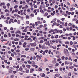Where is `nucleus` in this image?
Instances as JSON below:
<instances>
[{"instance_id": "obj_53", "label": "nucleus", "mask_w": 78, "mask_h": 78, "mask_svg": "<svg viewBox=\"0 0 78 78\" xmlns=\"http://www.w3.org/2000/svg\"><path fill=\"white\" fill-rule=\"evenodd\" d=\"M65 58V57H64V56H63L62 57V60H64Z\"/></svg>"}, {"instance_id": "obj_39", "label": "nucleus", "mask_w": 78, "mask_h": 78, "mask_svg": "<svg viewBox=\"0 0 78 78\" xmlns=\"http://www.w3.org/2000/svg\"><path fill=\"white\" fill-rule=\"evenodd\" d=\"M66 30H67V31H68V30H69V27L68 26V27H66Z\"/></svg>"}, {"instance_id": "obj_32", "label": "nucleus", "mask_w": 78, "mask_h": 78, "mask_svg": "<svg viewBox=\"0 0 78 78\" xmlns=\"http://www.w3.org/2000/svg\"><path fill=\"white\" fill-rule=\"evenodd\" d=\"M45 75L44 73H43L42 75V77L44 78V77H45Z\"/></svg>"}, {"instance_id": "obj_47", "label": "nucleus", "mask_w": 78, "mask_h": 78, "mask_svg": "<svg viewBox=\"0 0 78 78\" xmlns=\"http://www.w3.org/2000/svg\"><path fill=\"white\" fill-rule=\"evenodd\" d=\"M58 35H57L55 36V38H56V39H57L58 38Z\"/></svg>"}, {"instance_id": "obj_52", "label": "nucleus", "mask_w": 78, "mask_h": 78, "mask_svg": "<svg viewBox=\"0 0 78 78\" xmlns=\"http://www.w3.org/2000/svg\"><path fill=\"white\" fill-rule=\"evenodd\" d=\"M34 14H31L30 15V16H31V17H34Z\"/></svg>"}, {"instance_id": "obj_5", "label": "nucleus", "mask_w": 78, "mask_h": 78, "mask_svg": "<svg viewBox=\"0 0 78 78\" xmlns=\"http://www.w3.org/2000/svg\"><path fill=\"white\" fill-rule=\"evenodd\" d=\"M64 50L65 51L64 53L65 54H66V53H69V51H68V50H67V49H65Z\"/></svg>"}, {"instance_id": "obj_28", "label": "nucleus", "mask_w": 78, "mask_h": 78, "mask_svg": "<svg viewBox=\"0 0 78 78\" xmlns=\"http://www.w3.org/2000/svg\"><path fill=\"white\" fill-rule=\"evenodd\" d=\"M42 8H45V5L43 4L41 5Z\"/></svg>"}, {"instance_id": "obj_19", "label": "nucleus", "mask_w": 78, "mask_h": 78, "mask_svg": "<svg viewBox=\"0 0 78 78\" xmlns=\"http://www.w3.org/2000/svg\"><path fill=\"white\" fill-rule=\"evenodd\" d=\"M48 13L46 12L44 15V16H48Z\"/></svg>"}, {"instance_id": "obj_57", "label": "nucleus", "mask_w": 78, "mask_h": 78, "mask_svg": "<svg viewBox=\"0 0 78 78\" xmlns=\"http://www.w3.org/2000/svg\"><path fill=\"white\" fill-rule=\"evenodd\" d=\"M56 20V18L54 19L53 20V22H55Z\"/></svg>"}, {"instance_id": "obj_37", "label": "nucleus", "mask_w": 78, "mask_h": 78, "mask_svg": "<svg viewBox=\"0 0 78 78\" xmlns=\"http://www.w3.org/2000/svg\"><path fill=\"white\" fill-rule=\"evenodd\" d=\"M41 58H42V55H40L38 58L39 59V60H41Z\"/></svg>"}, {"instance_id": "obj_17", "label": "nucleus", "mask_w": 78, "mask_h": 78, "mask_svg": "<svg viewBox=\"0 0 78 78\" xmlns=\"http://www.w3.org/2000/svg\"><path fill=\"white\" fill-rule=\"evenodd\" d=\"M13 2H14L15 3H16V4H18V3H19V2L15 0L13 1Z\"/></svg>"}, {"instance_id": "obj_27", "label": "nucleus", "mask_w": 78, "mask_h": 78, "mask_svg": "<svg viewBox=\"0 0 78 78\" xmlns=\"http://www.w3.org/2000/svg\"><path fill=\"white\" fill-rule=\"evenodd\" d=\"M76 47H77V45L76 44H74L73 46V47L74 48H76Z\"/></svg>"}, {"instance_id": "obj_21", "label": "nucleus", "mask_w": 78, "mask_h": 78, "mask_svg": "<svg viewBox=\"0 0 78 78\" xmlns=\"http://www.w3.org/2000/svg\"><path fill=\"white\" fill-rule=\"evenodd\" d=\"M43 42H44V41L42 40H40V44H42V43H43Z\"/></svg>"}, {"instance_id": "obj_13", "label": "nucleus", "mask_w": 78, "mask_h": 78, "mask_svg": "<svg viewBox=\"0 0 78 78\" xmlns=\"http://www.w3.org/2000/svg\"><path fill=\"white\" fill-rule=\"evenodd\" d=\"M9 73H12V70L9 69Z\"/></svg>"}, {"instance_id": "obj_12", "label": "nucleus", "mask_w": 78, "mask_h": 78, "mask_svg": "<svg viewBox=\"0 0 78 78\" xmlns=\"http://www.w3.org/2000/svg\"><path fill=\"white\" fill-rule=\"evenodd\" d=\"M26 67H27V68H28L29 69H30V67H31V66L27 65L26 66Z\"/></svg>"}, {"instance_id": "obj_3", "label": "nucleus", "mask_w": 78, "mask_h": 78, "mask_svg": "<svg viewBox=\"0 0 78 78\" xmlns=\"http://www.w3.org/2000/svg\"><path fill=\"white\" fill-rule=\"evenodd\" d=\"M24 69L25 70H26V73H29V69H27V68H25Z\"/></svg>"}, {"instance_id": "obj_10", "label": "nucleus", "mask_w": 78, "mask_h": 78, "mask_svg": "<svg viewBox=\"0 0 78 78\" xmlns=\"http://www.w3.org/2000/svg\"><path fill=\"white\" fill-rule=\"evenodd\" d=\"M41 48L42 49H45L46 48V47H45V46L44 45H42L41 46Z\"/></svg>"}, {"instance_id": "obj_24", "label": "nucleus", "mask_w": 78, "mask_h": 78, "mask_svg": "<svg viewBox=\"0 0 78 78\" xmlns=\"http://www.w3.org/2000/svg\"><path fill=\"white\" fill-rule=\"evenodd\" d=\"M34 48H31L30 49V51H34Z\"/></svg>"}, {"instance_id": "obj_18", "label": "nucleus", "mask_w": 78, "mask_h": 78, "mask_svg": "<svg viewBox=\"0 0 78 78\" xmlns=\"http://www.w3.org/2000/svg\"><path fill=\"white\" fill-rule=\"evenodd\" d=\"M40 12L41 14H44V12L43 10H41Z\"/></svg>"}, {"instance_id": "obj_26", "label": "nucleus", "mask_w": 78, "mask_h": 78, "mask_svg": "<svg viewBox=\"0 0 78 78\" xmlns=\"http://www.w3.org/2000/svg\"><path fill=\"white\" fill-rule=\"evenodd\" d=\"M65 64H69V62H67V61H66L65 62Z\"/></svg>"}, {"instance_id": "obj_44", "label": "nucleus", "mask_w": 78, "mask_h": 78, "mask_svg": "<svg viewBox=\"0 0 78 78\" xmlns=\"http://www.w3.org/2000/svg\"><path fill=\"white\" fill-rule=\"evenodd\" d=\"M16 51L17 53L18 52H20V50L19 49H18L17 50H16Z\"/></svg>"}, {"instance_id": "obj_20", "label": "nucleus", "mask_w": 78, "mask_h": 78, "mask_svg": "<svg viewBox=\"0 0 78 78\" xmlns=\"http://www.w3.org/2000/svg\"><path fill=\"white\" fill-rule=\"evenodd\" d=\"M77 20V19H75V18H73V22H75V21H76Z\"/></svg>"}, {"instance_id": "obj_22", "label": "nucleus", "mask_w": 78, "mask_h": 78, "mask_svg": "<svg viewBox=\"0 0 78 78\" xmlns=\"http://www.w3.org/2000/svg\"><path fill=\"white\" fill-rule=\"evenodd\" d=\"M16 16L17 17H19V18H20L21 19H22V18H23L22 17H21L20 16H19V15L18 14H17Z\"/></svg>"}, {"instance_id": "obj_1", "label": "nucleus", "mask_w": 78, "mask_h": 78, "mask_svg": "<svg viewBox=\"0 0 78 78\" xmlns=\"http://www.w3.org/2000/svg\"><path fill=\"white\" fill-rule=\"evenodd\" d=\"M31 65L32 66L34 67H36V62L34 61H32L31 62Z\"/></svg>"}, {"instance_id": "obj_63", "label": "nucleus", "mask_w": 78, "mask_h": 78, "mask_svg": "<svg viewBox=\"0 0 78 78\" xmlns=\"http://www.w3.org/2000/svg\"><path fill=\"white\" fill-rule=\"evenodd\" d=\"M11 78H13V77H14V75H12L10 76Z\"/></svg>"}, {"instance_id": "obj_48", "label": "nucleus", "mask_w": 78, "mask_h": 78, "mask_svg": "<svg viewBox=\"0 0 78 78\" xmlns=\"http://www.w3.org/2000/svg\"><path fill=\"white\" fill-rule=\"evenodd\" d=\"M15 41H19V39L18 38H15L14 39Z\"/></svg>"}, {"instance_id": "obj_34", "label": "nucleus", "mask_w": 78, "mask_h": 78, "mask_svg": "<svg viewBox=\"0 0 78 78\" xmlns=\"http://www.w3.org/2000/svg\"><path fill=\"white\" fill-rule=\"evenodd\" d=\"M38 22L39 24H42V22H41L40 21H38Z\"/></svg>"}, {"instance_id": "obj_62", "label": "nucleus", "mask_w": 78, "mask_h": 78, "mask_svg": "<svg viewBox=\"0 0 78 78\" xmlns=\"http://www.w3.org/2000/svg\"><path fill=\"white\" fill-rule=\"evenodd\" d=\"M48 59L47 58H45L44 59V61L45 62H46V61H48Z\"/></svg>"}, {"instance_id": "obj_59", "label": "nucleus", "mask_w": 78, "mask_h": 78, "mask_svg": "<svg viewBox=\"0 0 78 78\" xmlns=\"http://www.w3.org/2000/svg\"><path fill=\"white\" fill-rule=\"evenodd\" d=\"M11 33H14V31H10Z\"/></svg>"}, {"instance_id": "obj_29", "label": "nucleus", "mask_w": 78, "mask_h": 78, "mask_svg": "<svg viewBox=\"0 0 78 78\" xmlns=\"http://www.w3.org/2000/svg\"><path fill=\"white\" fill-rule=\"evenodd\" d=\"M26 19H29V16L27 15L26 16Z\"/></svg>"}, {"instance_id": "obj_40", "label": "nucleus", "mask_w": 78, "mask_h": 78, "mask_svg": "<svg viewBox=\"0 0 78 78\" xmlns=\"http://www.w3.org/2000/svg\"><path fill=\"white\" fill-rule=\"evenodd\" d=\"M7 41V40H5V39H3V40H1L2 42H3V41Z\"/></svg>"}, {"instance_id": "obj_8", "label": "nucleus", "mask_w": 78, "mask_h": 78, "mask_svg": "<svg viewBox=\"0 0 78 78\" xmlns=\"http://www.w3.org/2000/svg\"><path fill=\"white\" fill-rule=\"evenodd\" d=\"M58 32L60 33V34H61L62 33V30H58L57 33H58Z\"/></svg>"}, {"instance_id": "obj_50", "label": "nucleus", "mask_w": 78, "mask_h": 78, "mask_svg": "<svg viewBox=\"0 0 78 78\" xmlns=\"http://www.w3.org/2000/svg\"><path fill=\"white\" fill-rule=\"evenodd\" d=\"M70 44H71V45H73V42L72 41H70Z\"/></svg>"}, {"instance_id": "obj_9", "label": "nucleus", "mask_w": 78, "mask_h": 78, "mask_svg": "<svg viewBox=\"0 0 78 78\" xmlns=\"http://www.w3.org/2000/svg\"><path fill=\"white\" fill-rule=\"evenodd\" d=\"M16 34H21V33H20V30H18V31H16L15 33Z\"/></svg>"}, {"instance_id": "obj_49", "label": "nucleus", "mask_w": 78, "mask_h": 78, "mask_svg": "<svg viewBox=\"0 0 78 78\" xmlns=\"http://www.w3.org/2000/svg\"><path fill=\"white\" fill-rule=\"evenodd\" d=\"M47 27V24H44L43 27L44 28H45V27Z\"/></svg>"}, {"instance_id": "obj_42", "label": "nucleus", "mask_w": 78, "mask_h": 78, "mask_svg": "<svg viewBox=\"0 0 78 78\" xmlns=\"http://www.w3.org/2000/svg\"><path fill=\"white\" fill-rule=\"evenodd\" d=\"M22 66L23 68H25V65L24 64H23L22 65Z\"/></svg>"}, {"instance_id": "obj_7", "label": "nucleus", "mask_w": 78, "mask_h": 78, "mask_svg": "<svg viewBox=\"0 0 78 78\" xmlns=\"http://www.w3.org/2000/svg\"><path fill=\"white\" fill-rule=\"evenodd\" d=\"M27 27H26L25 29L24 30H23V32H27Z\"/></svg>"}, {"instance_id": "obj_33", "label": "nucleus", "mask_w": 78, "mask_h": 78, "mask_svg": "<svg viewBox=\"0 0 78 78\" xmlns=\"http://www.w3.org/2000/svg\"><path fill=\"white\" fill-rule=\"evenodd\" d=\"M8 34L9 36L10 37L11 36V34L9 32L8 33Z\"/></svg>"}, {"instance_id": "obj_36", "label": "nucleus", "mask_w": 78, "mask_h": 78, "mask_svg": "<svg viewBox=\"0 0 78 78\" xmlns=\"http://www.w3.org/2000/svg\"><path fill=\"white\" fill-rule=\"evenodd\" d=\"M12 37H14L16 36V34H12Z\"/></svg>"}, {"instance_id": "obj_64", "label": "nucleus", "mask_w": 78, "mask_h": 78, "mask_svg": "<svg viewBox=\"0 0 78 78\" xmlns=\"http://www.w3.org/2000/svg\"><path fill=\"white\" fill-rule=\"evenodd\" d=\"M72 27H73V28H75V25H72Z\"/></svg>"}, {"instance_id": "obj_58", "label": "nucleus", "mask_w": 78, "mask_h": 78, "mask_svg": "<svg viewBox=\"0 0 78 78\" xmlns=\"http://www.w3.org/2000/svg\"><path fill=\"white\" fill-rule=\"evenodd\" d=\"M7 6H10V4L9 3H8L7 4Z\"/></svg>"}, {"instance_id": "obj_30", "label": "nucleus", "mask_w": 78, "mask_h": 78, "mask_svg": "<svg viewBox=\"0 0 78 78\" xmlns=\"http://www.w3.org/2000/svg\"><path fill=\"white\" fill-rule=\"evenodd\" d=\"M21 57H23V58L26 57V55H22L21 56Z\"/></svg>"}, {"instance_id": "obj_35", "label": "nucleus", "mask_w": 78, "mask_h": 78, "mask_svg": "<svg viewBox=\"0 0 78 78\" xmlns=\"http://www.w3.org/2000/svg\"><path fill=\"white\" fill-rule=\"evenodd\" d=\"M23 69H22V68L20 67L19 68V70H20V71H22V70Z\"/></svg>"}, {"instance_id": "obj_2", "label": "nucleus", "mask_w": 78, "mask_h": 78, "mask_svg": "<svg viewBox=\"0 0 78 78\" xmlns=\"http://www.w3.org/2000/svg\"><path fill=\"white\" fill-rule=\"evenodd\" d=\"M34 71V69L33 68H32L30 69V73H33V72Z\"/></svg>"}, {"instance_id": "obj_43", "label": "nucleus", "mask_w": 78, "mask_h": 78, "mask_svg": "<svg viewBox=\"0 0 78 78\" xmlns=\"http://www.w3.org/2000/svg\"><path fill=\"white\" fill-rule=\"evenodd\" d=\"M13 53V54H14L15 56H16V55H17V53L16 52H14Z\"/></svg>"}, {"instance_id": "obj_11", "label": "nucleus", "mask_w": 78, "mask_h": 78, "mask_svg": "<svg viewBox=\"0 0 78 78\" xmlns=\"http://www.w3.org/2000/svg\"><path fill=\"white\" fill-rule=\"evenodd\" d=\"M2 5L5 6V3L3 2L2 3H1L0 4V6H2Z\"/></svg>"}, {"instance_id": "obj_61", "label": "nucleus", "mask_w": 78, "mask_h": 78, "mask_svg": "<svg viewBox=\"0 0 78 78\" xmlns=\"http://www.w3.org/2000/svg\"><path fill=\"white\" fill-rule=\"evenodd\" d=\"M46 7H48V6H49V4H47L46 5Z\"/></svg>"}, {"instance_id": "obj_38", "label": "nucleus", "mask_w": 78, "mask_h": 78, "mask_svg": "<svg viewBox=\"0 0 78 78\" xmlns=\"http://www.w3.org/2000/svg\"><path fill=\"white\" fill-rule=\"evenodd\" d=\"M9 60H12V58L11 57H10L9 58Z\"/></svg>"}, {"instance_id": "obj_31", "label": "nucleus", "mask_w": 78, "mask_h": 78, "mask_svg": "<svg viewBox=\"0 0 78 78\" xmlns=\"http://www.w3.org/2000/svg\"><path fill=\"white\" fill-rule=\"evenodd\" d=\"M27 62L28 63V64H31V61L30 60H29L27 61Z\"/></svg>"}, {"instance_id": "obj_54", "label": "nucleus", "mask_w": 78, "mask_h": 78, "mask_svg": "<svg viewBox=\"0 0 78 78\" xmlns=\"http://www.w3.org/2000/svg\"><path fill=\"white\" fill-rule=\"evenodd\" d=\"M18 7V5H15L14 7V8H17Z\"/></svg>"}, {"instance_id": "obj_46", "label": "nucleus", "mask_w": 78, "mask_h": 78, "mask_svg": "<svg viewBox=\"0 0 78 78\" xmlns=\"http://www.w3.org/2000/svg\"><path fill=\"white\" fill-rule=\"evenodd\" d=\"M26 23H27V24H29V23H30V22H29V21H26Z\"/></svg>"}, {"instance_id": "obj_14", "label": "nucleus", "mask_w": 78, "mask_h": 78, "mask_svg": "<svg viewBox=\"0 0 78 78\" xmlns=\"http://www.w3.org/2000/svg\"><path fill=\"white\" fill-rule=\"evenodd\" d=\"M55 76H57V77H59V76H60V74H55Z\"/></svg>"}, {"instance_id": "obj_45", "label": "nucleus", "mask_w": 78, "mask_h": 78, "mask_svg": "<svg viewBox=\"0 0 78 78\" xmlns=\"http://www.w3.org/2000/svg\"><path fill=\"white\" fill-rule=\"evenodd\" d=\"M52 63H53L54 64H55V63H56V61L55 60H54L52 62Z\"/></svg>"}, {"instance_id": "obj_15", "label": "nucleus", "mask_w": 78, "mask_h": 78, "mask_svg": "<svg viewBox=\"0 0 78 78\" xmlns=\"http://www.w3.org/2000/svg\"><path fill=\"white\" fill-rule=\"evenodd\" d=\"M66 13L67 14H68V15H70L71 14V12H69L68 11H66Z\"/></svg>"}, {"instance_id": "obj_25", "label": "nucleus", "mask_w": 78, "mask_h": 78, "mask_svg": "<svg viewBox=\"0 0 78 78\" xmlns=\"http://www.w3.org/2000/svg\"><path fill=\"white\" fill-rule=\"evenodd\" d=\"M26 2H27V3L28 4H29L30 3L29 2H30V0H26Z\"/></svg>"}, {"instance_id": "obj_55", "label": "nucleus", "mask_w": 78, "mask_h": 78, "mask_svg": "<svg viewBox=\"0 0 78 78\" xmlns=\"http://www.w3.org/2000/svg\"><path fill=\"white\" fill-rule=\"evenodd\" d=\"M25 50H26V51H28V50H29V48H26L25 49Z\"/></svg>"}, {"instance_id": "obj_41", "label": "nucleus", "mask_w": 78, "mask_h": 78, "mask_svg": "<svg viewBox=\"0 0 78 78\" xmlns=\"http://www.w3.org/2000/svg\"><path fill=\"white\" fill-rule=\"evenodd\" d=\"M69 67L70 69H72V66H69Z\"/></svg>"}, {"instance_id": "obj_51", "label": "nucleus", "mask_w": 78, "mask_h": 78, "mask_svg": "<svg viewBox=\"0 0 78 78\" xmlns=\"http://www.w3.org/2000/svg\"><path fill=\"white\" fill-rule=\"evenodd\" d=\"M69 41H66L65 42V44H69Z\"/></svg>"}, {"instance_id": "obj_56", "label": "nucleus", "mask_w": 78, "mask_h": 78, "mask_svg": "<svg viewBox=\"0 0 78 78\" xmlns=\"http://www.w3.org/2000/svg\"><path fill=\"white\" fill-rule=\"evenodd\" d=\"M39 71H40V72L42 70V69L41 68H40L38 69Z\"/></svg>"}, {"instance_id": "obj_16", "label": "nucleus", "mask_w": 78, "mask_h": 78, "mask_svg": "<svg viewBox=\"0 0 78 78\" xmlns=\"http://www.w3.org/2000/svg\"><path fill=\"white\" fill-rule=\"evenodd\" d=\"M75 9L74 8H73V7H72V8H70V11H73V10H75Z\"/></svg>"}, {"instance_id": "obj_6", "label": "nucleus", "mask_w": 78, "mask_h": 78, "mask_svg": "<svg viewBox=\"0 0 78 78\" xmlns=\"http://www.w3.org/2000/svg\"><path fill=\"white\" fill-rule=\"evenodd\" d=\"M11 22H12V23H14V20H13V19H10V20L9 21V24L11 23Z\"/></svg>"}, {"instance_id": "obj_23", "label": "nucleus", "mask_w": 78, "mask_h": 78, "mask_svg": "<svg viewBox=\"0 0 78 78\" xmlns=\"http://www.w3.org/2000/svg\"><path fill=\"white\" fill-rule=\"evenodd\" d=\"M65 78H70V76H65L64 77Z\"/></svg>"}, {"instance_id": "obj_60", "label": "nucleus", "mask_w": 78, "mask_h": 78, "mask_svg": "<svg viewBox=\"0 0 78 78\" xmlns=\"http://www.w3.org/2000/svg\"><path fill=\"white\" fill-rule=\"evenodd\" d=\"M52 3H53V4L54 3H55V0H52Z\"/></svg>"}, {"instance_id": "obj_4", "label": "nucleus", "mask_w": 78, "mask_h": 78, "mask_svg": "<svg viewBox=\"0 0 78 78\" xmlns=\"http://www.w3.org/2000/svg\"><path fill=\"white\" fill-rule=\"evenodd\" d=\"M31 46H33V47H35L36 46V43H33L30 44Z\"/></svg>"}]
</instances>
